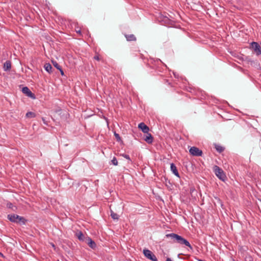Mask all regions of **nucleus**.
<instances>
[{"label":"nucleus","mask_w":261,"mask_h":261,"mask_svg":"<svg viewBox=\"0 0 261 261\" xmlns=\"http://www.w3.org/2000/svg\"><path fill=\"white\" fill-rule=\"evenodd\" d=\"M165 237L166 238H171L173 243H178L180 245H185L188 247L191 250H193L190 243L186 239L177 234L174 233H168L166 234Z\"/></svg>","instance_id":"f257e3e1"},{"label":"nucleus","mask_w":261,"mask_h":261,"mask_svg":"<svg viewBox=\"0 0 261 261\" xmlns=\"http://www.w3.org/2000/svg\"><path fill=\"white\" fill-rule=\"evenodd\" d=\"M7 218L13 223L21 225H25L27 222V220L24 217L14 214L8 215Z\"/></svg>","instance_id":"f03ea898"},{"label":"nucleus","mask_w":261,"mask_h":261,"mask_svg":"<svg viewBox=\"0 0 261 261\" xmlns=\"http://www.w3.org/2000/svg\"><path fill=\"white\" fill-rule=\"evenodd\" d=\"M159 21L162 23V24L172 27L174 24V21L169 18L167 16L161 14L158 17Z\"/></svg>","instance_id":"7ed1b4c3"},{"label":"nucleus","mask_w":261,"mask_h":261,"mask_svg":"<svg viewBox=\"0 0 261 261\" xmlns=\"http://www.w3.org/2000/svg\"><path fill=\"white\" fill-rule=\"evenodd\" d=\"M214 170L216 175L222 181H225L226 179V176L224 171L219 166L215 165L214 167Z\"/></svg>","instance_id":"20e7f679"},{"label":"nucleus","mask_w":261,"mask_h":261,"mask_svg":"<svg viewBox=\"0 0 261 261\" xmlns=\"http://www.w3.org/2000/svg\"><path fill=\"white\" fill-rule=\"evenodd\" d=\"M162 62L160 59H150L148 60V62L147 64V66L148 67H150L152 69H155V70H160L158 69L159 68V65L162 64Z\"/></svg>","instance_id":"39448f33"},{"label":"nucleus","mask_w":261,"mask_h":261,"mask_svg":"<svg viewBox=\"0 0 261 261\" xmlns=\"http://www.w3.org/2000/svg\"><path fill=\"white\" fill-rule=\"evenodd\" d=\"M143 254L144 256L151 261H158V259L155 255L149 250L145 249L143 250Z\"/></svg>","instance_id":"423d86ee"},{"label":"nucleus","mask_w":261,"mask_h":261,"mask_svg":"<svg viewBox=\"0 0 261 261\" xmlns=\"http://www.w3.org/2000/svg\"><path fill=\"white\" fill-rule=\"evenodd\" d=\"M251 48L254 50L256 56L261 55V46L258 43L252 42L251 43Z\"/></svg>","instance_id":"0eeeda50"},{"label":"nucleus","mask_w":261,"mask_h":261,"mask_svg":"<svg viewBox=\"0 0 261 261\" xmlns=\"http://www.w3.org/2000/svg\"><path fill=\"white\" fill-rule=\"evenodd\" d=\"M189 152L191 155L196 156H201L203 154L202 151L201 150L195 146L191 147L189 150Z\"/></svg>","instance_id":"6e6552de"},{"label":"nucleus","mask_w":261,"mask_h":261,"mask_svg":"<svg viewBox=\"0 0 261 261\" xmlns=\"http://www.w3.org/2000/svg\"><path fill=\"white\" fill-rule=\"evenodd\" d=\"M22 92L25 94L27 96L32 98V99H35L36 96L33 93L31 90L29 89V88L27 87H24L22 89Z\"/></svg>","instance_id":"1a4fd4ad"},{"label":"nucleus","mask_w":261,"mask_h":261,"mask_svg":"<svg viewBox=\"0 0 261 261\" xmlns=\"http://www.w3.org/2000/svg\"><path fill=\"white\" fill-rule=\"evenodd\" d=\"M144 140L148 144H151L153 140V138L151 134L147 133L145 134L144 136Z\"/></svg>","instance_id":"9d476101"},{"label":"nucleus","mask_w":261,"mask_h":261,"mask_svg":"<svg viewBox=\"0 0 261 261\" xmlns=\"http://www.w3.org/2000/svg\"><path fill=\"white\" fill-rule=\"evenodd\" d=\"M138 128L140 129L144 134L147 133L149 128L144 123L141 122L138 125Z\"/></svg>","instance_id":"9b49d317"},{"label":"nucleus","mask_w":261,"mask_h":261,"mask_svg":"<svg viewBox=\"0 0 261 261\" xmlns=\"http://www.w3.org/2000/svg\"><path fill=\"white\" fill-rule=\"evenodd\" d=\"M170 169L172 173L177 177H180L177 168L174 163L170 164Z\"/></svg>","instance_id":"f8f14e48"},{"label":"nucleus","mask_w":261,"mask_h":261,"mask_svg":"<svg viewBox=\"0 0 261 261\" xmlns=\"http://www.w3.org/2000/svg\"><path fill=\"white\" fill-rule=\"evenodd\" d=\"M86 241L87 242L89 247H91V248L94 249L96 248V243L90 238H89V237L86 238Z\"/></svg>","instance_id":"ddd939ff"},{"label":"nucleus","mask_w":261,"mask_h":261,"mask_svg":"<svg viewBox=\"0 0 261 261\" xmlns=\"http://www.w3.org/2000/svg\"><path fill=\"white\" fill-rule=\"evenodd\" d=\"M4 70L9 71L11 68V62L9 60L6 61L3 66Z\"/></svg>","instance_id":"4468645a"},{"label":"nucleus","mask_w":261,"mask_h":261,"mask_svg":"<svg viewBox=\"0 0 261 261\" xmlns=\"http://www.w3.org/2000/svg\"><path fill=\"white\" fill-rule=\"evenodd\" d=\"M124 36L127 41H136L137 39L133 34H124Z\"/></svg>","instance_id":"2eb2a0df"},{"label":"nucleus","mask_w":261,"mask_h":261,"mask_svg":"<svg viewBox=\"0 0 261 261\" xmlns=\"http://www.w3.org/2000/svg\"><path fill=\"white\" fill-rule=\"evenodd\" d=\"M76 236L77 237L78 239L81 241H84L86 239L84 234L82 231L76 232Z\"/></svg>","instance_id":"dca6fc26"},{"label":"nucleus","mask_w":261,"mask_h":261,"mask_svg":"<svg viewBox=\"0 0 261 261\" xmlns=\"http://www.w3.org/2000/svg\"><path fill=\"white\" fill-rule=\"evenodd\" d=\"M45 70L49 73H52L53 67L49 63H45L44 66Z\"/></svg>","instance_id":"f3484780"},{"label":"nucleus","mask_w":261,"mask_h":261,"mask_svg":"<svg viewBox=\"0 0 261 261\" xmlns=\"http://www.w3.org/2000/svg\"><path fill=\"white\" fill-rule=\"evenodd\" d=\"M214 146H215V148L216 149L217 151L219 153L222 152L225 149V148L224 147H223L219 144H215Z\"/></svg>","instance_id":"a211bd4d"},{"label":"nucleus","mask_w":261,"mask_h":261,"mask_svg":"<svg viewBox=\"0 0 261 261\" xmlns=\"http://www.w3.org/2000/svg\"><path fill=\"white\" fill-rule=\"evenodd\" d=\"M111 216L114 220H118L119 219V215L112 210H111Z\"/></svg>","instance_id":"6ab92c4d"},{"label":"nucleus","mask_w":261,"mask_h":261,"mask_svg":"<svg viewBox=\"0 0 261 261\" xmlns=\"http://www.w3.org/2000/svg\"><path fill=\"white\" fill-rule=\"evenodd\" d=\"M25 116L27 118H31L35 117L36 114L32 112H28L27 113Z\"/></svg>","instance_id":"aec40b11"},{"label":"nucleus","mask_w":261,"mask_h":261,"mask_svg":"<svg viewBox=\"0 0 261 261\" xmlns=\"http://www.w3.org/2000/svg\"><path fill=\"white\" fill-rule=\"evenodd\" d=\"M53 65L55 67H56L57 69H60L61 66L55 61H51Z\"/></svg>","instance_id":"412c9836"},{"label":"nucleus","mask_w":261,"mask_h":261,"mask_svg":"<svg viewBox=\"0 0 261 261\" xmlns=\"http://www.w3.org/2000/svg\"><path fill=\"white\" fill-rule=\"evenodd\" d=\"M114 135L115 137V138H116L117 141H118V142L122 141L121 138L118 134L116 133L115 132L114 133Z\"/></svg>","instance_id":"4be33fe9"},{"label":"nucleus","mask_w":261,"mask_h":261,"mask_svg":"<svg viewBox=\"0 0 261 261\" xmlns=\"http://www.w3.org/2000/svg\"><path fill=\"white\" fill-rule=\"evenodd\" d=\"M7 207L8 208H11V209H12V210H14L13 209V208H14V207H15V209H16V208H17L16 206H14V205H13V204L11 202H8V203H7Z\"/></svg>","instance_id":"5701e85b"},{"label":"nucleus","mask_w":261,"mask_h":261,"mask_svg":"<svg viewBox=\"0 0 261 261\" xmlns=\"http://www.w3.org/2000/svg\"><path fill=\"white\" fill-rule=\"evenodd\" d=\"M111 162L115 166H117L118 165L117 160L115 156L111 160Z\"/></svg>","instance_id":"b1692460"},{"label":"nucleus","mask_w":261,"mask_h":261,"mask_svg":"<svg viewBox=\"0 0 261 261\" xmlns=\"http://www.w3.org/2000/svg\"><path fill=\"white\" fill-rule=\"evenodd\" d=\"M121 155L125 159L128 160L129 162H132V161L130 159L129 155L126 154H122Z\"/></svg>","instance_id":"393cba45"},{"label":"nucleus","mask_w":261,"mask_h":261,"mask_svg":"<svg viewBox=\"0 0 261 261\" xmlns=\"http://www.w3.org/2000/svg\"><path fill=\"white\" fill-rule=\"evenodd\" d=\"M76 32L79 34L80 36H82V32L80 29H79L78 28L75 29Z\"/></svg>","instance_id":"a878e982"},{"label":"nucleus","mask_w":261,"mask_h":261,"mask_svg":"<svg viewBox=\"0 0 261 261\" xmlns=\"http://www.w3.org/2000/svg\"><path fill=\"white\" fill-rule=\"evenodd\" d=\"M93 58L94 60H96L97 61H99L100 60L98 55L95 56Z\"/></svg>","instance_id":"bb28decb"},{"label":"nucleus","mask_w":261,"mask_h":261,"mask_svg":"<svg viewBox=\"0 0 261 261\" xmlns=\"http://www.w3.org/2000/svg\"><path fill=\"white\" fill-rule=\"evenodd\" d=\"M58 70L60 71V73H61L62 75H64V71H63V69H62V67H61L60 68V69H58Z\"/></svg>","instance_id":"cd10ccee"},{"label":"nucleus","mask_w":261,"mask_h":261,"mask_svg":"<svg viewBox=\"0 0 261 261\" xmlns=\"http://www.w3.org/2000/svg\"><path fill=\"white\" fill-rule=\"evenodd\" d=\"M42 121H43V123H44L45 124H46V125H48L47 122L45 120V118H44L42 117Z\"/></svg>","instance_id":"c85d7f7f"},{"label":"nucleus","mask_w":261,"mask_h":261,"mask_svg":"<svg viewBox=\"0 0 261 261\" xmlns=\"http://www.w3.org/2000/svg\"><path fill=\"white\" fill-rule=\"evenodd\" d=\"M165 83H167L169 85H171V83L169 82V81L168 80H165Z\"/></svg>","instance_id":"c756f323"},{"label":"nucleus","mask_w":261,"mask_h":261,"mask_svg":"<svg viewBox=\"0 0 261 261\" xmlns=\"http://www.w3.org/2000/svg\"><path fill=\"white\" fill-rule=\"evenodd\" d=\"M218 201L219 202H220V204H221V206H222V205H223V204H222V201H221V200H220L219 198H218Z\"/></svg>","instance_id":"7c9ffc66"},{"label":"nucleus","mask_w":261,"mask_h":261,"mask_svg":"<svg viewBox=\"0 0 261 261\" xmlns=\"http://www.w3.org/2000/svg\"><path fill=\"white\" fill-rule=\"evenodd\" d=\"M51 245H52L53 248H54L55 249L56 248L55 245L54 244H52Z\"/></svg>","instance_id":"2f4dec72"},{"label":"nucleus","mask_w":261,"mask_h":261,"mask_svg":"<svg viewBox=\"0 0 261 261\" xmlns=\"http://www.w3.org/2000/svg\"><path fill=\"white\" fill-rule=\"evenodd\" d=\"M198 261H205V260L201 259H198Z\"/></svg>","instance_id":"473e14b6"},{"label":"nucleus","mask_w":261,"mask_h":261,"mask_svg":"<svg viewBox=\"0 0 261 261\" xmlns=\"http://www.w3.org/2000/svg\"><path fill=\"white\" fill-rule=\"evenodd\" d=\"M0 255H1V256H3V253H2L1 252H0Z\"/></svg>","instance_id":"72a5a7b5"}]
</instances>
